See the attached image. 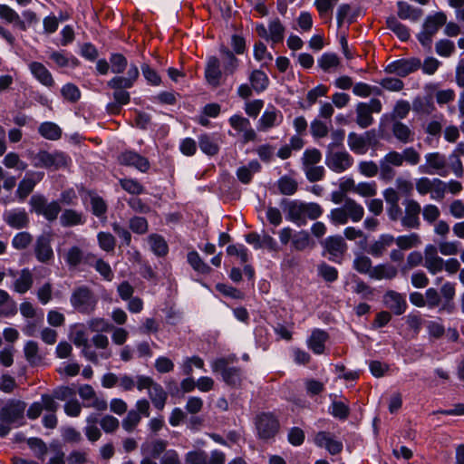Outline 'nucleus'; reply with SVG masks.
I'll list each match as a JSON object with an SVG mask.
<instances>
[{"label":"nucleus","mask_w":464,"mask_h":464,"mask_svg":"<svg viewBox=\"0 0 464 464\" xmlns=\"http://www.w3.org/2000/svg\"><path fill=\"white\" fill-rule=\"evenodd\" d=\"M70 303L77 312L91 314L96 308L98 299L88 286L81 285L72 290Z\"/></svg>","instance_id":"f03ea898"},{"label":"nucleus","mask_w":464,"mask_h":464,"mask_svg":"<svg viewBox=\"0 0 464 464\" xmlns=\"http://www.w3.org/2000/svg\"><path fill=\"white\" fill-rule=\"evenodd\" d=\"M91 206L92 214L98 218L104 216L107 212V204L104 199L96 195H91Z\"/></svg>","instance_id":"e2e57ef3"},{"label":"nucleus","mask_w":464,"mask_h":464,"mask_svg":"<svg viewBox=\"0 0 464 464\" xmlns=\"http://www.w3.org/2000/svg\"><path fill=\"white\" fill-rule=\"evenodd\" d=\"M364 215L363 207L351 198L344 199V204L331 210L328 218L334 225H345L349 220L359 222Z\"/></svg>","instance_id":"f257e3e1"},{"label":"nucleus","mask_w":464,"mask_h":464,"mask_svg":"<svg viewBox=\"0 0 464 464\" xmlns=\"http://www.w3.org/2000/svg\"><path fill=\"white\" fill-rule=\"evenodd\" d=\"M24 353L25 359L31 365H38L43 361V357L39 353L38 344L34 341H28L24 344Z\"/></svg>","instance_id":"de8ad7c7"},{"label":"nucleus","mask_w":464,"mask_h":464,"mask_svg":"<svg viewBox=\"0 0 464 464\" xmlns=\"http://www.w3.org/2000/svg\"><path fill=\"white\" fill-rule=\"evenodd\" d=\"M398 275V270L395 266L388 264H382L376 266H373L372 271L371 273V278L375 280L382 279H393Z\"/></svg>","instance_id":"e433bc0d"},{"label":"nucleus","mask_w":464,"mask_h":464,"mask_svg":"<svg viewBox=\"0 0 464 464\" xmlns=\"http://www.w3.org/2000/svg\"><path fill=\"white\" fill-rule=\"evenodd\" d=\"M393 136L401 143H410L414 140V131L405 123L395 121L392 125Z\"/></svg>","instance_id":"c85d7f7f"},{"label":"nucleus","mask_w":464,"mask_h":464,"mask_svg":"<svg viewBox=\"0 0 464 464\" xmlns=\"http://www.w3.org/2000/svg\"><path fill=\"white\" fill-rule=\"evenodd\" d=\"M120 184L121 188L131 195H140L144 192L143 186L133 179H121Z\"/></svg>","instance_id":"052dcab7"},{"label":"nucleus","mask_w":464,"mask_h":464,"mask_svg":"<svg viewBox=\"0 0 464 464\" xmlns=\"http://www.w3.org/2000/svg\"><path fill=\"white\" fill-rule=\"evenodd\" d=\"M121 165L133 167L140 172H147L150 164L147 158L133 150H125L118 157Z\"/></svg>","instance_id":"4468645a"},{"label":"nucleus","mask_w":464,"mask_h":464,"mask_svg":"<svg viewBox=\"0 0 464 464\" xmlns=\"http://www.w3.org/2000/svg\"><path fill=\"white\" fill-rule=\"evenodd\" d=\"M38 131L42 137L50 140H57L62 136V129L51 121L41 123Z\"/></svg>","instance_id":"c03bdc74"},{"label":"nucleus","mask_w":464,"mask_h":464,"mask_svg":"<svg viewBox=\"0 0 464 464\" xmlns=\"http://www.w3.org/2000/svg\"><path fill=\"white\" fill-rule=\"evenodd\" d=\"M3 164L7 169H15L24 171L27 168V164L23 161L16 152H9L5 154L3 160Z\"/></svg>","instance_id":"864d4df0"},{"label":"nucleus","mask_w":464,"mask_h":464,"mask_svg":"<svg viewBox=\"0 0 464 464\" xmlns=\"http://www.w3.org/2000/svg\"><path fill=\"white\" fill-rule=\"evenodd\" d=\"M426 164L420 167V171L427 174L448 175L447 159L440 152H430L425 155Z\"/></svg>","instance_id":"423d86ee"},{"label":"nucleus","mask_w":464,"mask_h":464,"mask_svg":"<svg viewBox=\"0 0 464 464\" xmlns=\"http://www.w3.org/2000/svg\"><path fill=\"white\" fill-rule=\"evenodd\" d=\"M149 243L153 253L159 256L167 255L169 251L168 245L165 239L157 234H152L149 237Z\"/></svg>","instance_id":"3c124183"},{"label":"nucleus","mask_w":464,"mask_h":464,"mask_svg":"<svg viewBox=\"0 0 464 464\" xmlns=\"http://www.w3.org/2000/svg\"><path fill=\"white\" fill-rule=\"evenodd\" d=\"M0 17L8 23L14 24L22 31L26 30L25 22L20 18L19 14L13 8L6 5L0 4Z\"/></svg>","instance_id":"a19ab883"},{"label":"nucleus","mask_w":464,"mask_h":464,"mask_svg":"<svg viewBox=\"0 0 464 464\" xmlns=\"http://www.w3.org/2000/svg\"><path fill=\"white\" fill-rule=\"evenodd\" d=\"M325 249L329 253V259L333 262H340L343 253L347 249L346 243L341 236L329 237L324 241Z\"/></svg>","instance_id":"aec40b11"},{"label":"nucleus","mask_w":464,"mask_h":464,"mask_svg":"<svg viewBox=\"0 0 464 464\" xmlns=\"http://www.w3.org/2000/svg\"><path fill=\"white\" fill-rule=\"evenodd\" d=\"M261 165L257 160H251L247 165L242 166L237 170V177L243 184H248L251 182L253 176L259 172Z\"/></svg>","instance_id":"7c9ffc66"},{"label":"nucleus","mask_w":464,"mask_h":464,"mask_svg":"<svg viewBox=\"0 0 464 464\" xmlns=\"http://www.w3.org/2000/svg\"><path fill=\"white\" fill-rule=\"evenodd\" d=\"M425 90V95H418L413 99L412 111L418 115L429 116L436 111L433 102L435 88L432 85H428Z\"/></svg>","instance_id":"9d476101"},{"label":"nucleus","mask_w":464,"mask_h":464,"mask_svg":"<svg viewBox=\"0 0 464 464\" xmlns=\"http://www.w3.org/2000/svg\"><path fill=\"white\" fill-rule=\"evenodd\" d=\"M358 169L360 173L367 178L375 177L378 173L380 174V163L377 164L372 160L361 161L358 164Z\"/></svg>","instance_id":"69168bd1"},{"label":"nucleus","mask_w":464,"mask_h":464,"mask_svg":"<svg viewBox=\"0 0 464 464\" xmlns=\"http://www.w3.org/2000/svg\"><path fill=\"white\" fill-rule=\"evenodd\" d=\"M256 426L259 438H273L279 430L278 420L270 413H263L256 418Z\"/></svg>","instance_id":"9b49d317"},{"label":"nucleus","mask_w":464,"mask_h":464,"mask_svg":"<svg viewBox=\"0 0 464 464\" xmlns=\"http://www.w3.org/2000/svg\"><path fill=\"white\" fill-rule=\"evenodd\" d=\"M348 183H351L352 190L362 197H373L377 194V184L375 181L355 184L353 179H349Z\"/></svg>","instance_id":"ea45409f"},{"label":"nucleus","mask_w":464,"mask_h":464,"mask_svg":"<svg viewBox=\"0 0 464 464\" xmlns=\"http://www.w3.org/2000/svg\"><path fill=\"white\" fill-rule=\"evenodd\" d=\"M25 408L26 404L24 401H11L0 410V420L12 425L15 423L21 425L20 420L24 418Z\"/></svg>","instance_id":"f8f14e48"},{"label":"nucleus","mask_w":464,"mask_h":464,"mask_svg":"<svg viewBox=\"0 0 464 464\" xmlns=\"http://www.w3.org/2000/svg\"><path fill=\"white\" fill-rule=\"evenodd\" d=\"M32 74L44 86L53 87L54 80L49 70L41 63L33 62L29 64Z\"/></svg>","instance_id":"a878e982"},{"label":"nucleus","mask_w":464,"mask_h":464,"mask_svg":"<svg viewBox=\"0 0 464 464\" xmlns=\"http://www.w3.org/2000/svg\"><path fill=\"white\" fill-rule=\"evenodd\" d=\"M114 102L107 105V111L110 113L117 114L121 111L122 105H126L130 102V96L126 90L112 89Z\"/></svg>","instance_id":"2f4dec72"},{"label":"nucleus","mask_w":464,"mask_h":464,"mask_svg":"<svg viewBox=\"0 0 464 464\" xmlns=\"http://www.w3.org/2000/svg\"><path fill=\"white\" fill-rule=\"evenodd\" d=\"M140 420H141V417H140V413L137 412L135 410H131L127 413V416L125 417V419H123V420L121 422L122 428L126 431L131 432L140 422Z\"/></svg>","instance_id":"774afa93"},{"label":"nucleus","mask_w":464,"mask_h":464,"mask_svg":"<svg viewBox=\"0 0 464 464\" xmlns=\"http://www.w3.org/2000/svg\"><path fill=\"white\" fill-rule=\"evenodd\" d=\"M286 218L299 226L304 225V203L298 200L283 199L280 203Z\"/></svg>","instance_id":"ddd939ff"},{"label":"nucleus","mask_w":464,"mask_h":464,"mask_svg":"<svg viewBox=\"0 0 464 464\" xmlns=\"http://www.w3.org/2000/svg\"><path fill=\"white\" fill-rule=\"evenodd\" d=\"M97 240L99 246L102 250L106 252L114 251L116 246V239L111 233L99 232L97 235Z\"/></svg>","instance_id":"13d9d810"},{"label":"nucleus","mask_w":464,"mask_h":464,"mask_svg":"<svg viewBox=\"0 0 464 464\" xmlns=\"http://www.w3.org/2000/svg\"><path fill=\"white\" fill-rule=\"evenodd\" d=\"M386 26L392 31L401 41L405 42L409 40L411 36L409 28L401 24L394 15L387 17Z\"/></svg>","instance_id":"f704fd0d"},{"label":"nucleus","mask_w":464,"mask_h":464,"mask_svg":"<svg viewBox=\"0 0 464 464\" xmlns=\"http://www.w3.org/2000/svg\"><path fill=\"white\" fill-rule=\"evenodd\" d=\"M44 176V172L29 171L25 174L24 179L19 182L16 189V195L24 200L34 190L35 185L40 182Z\"/></svg>","instance_id":"dca6fc26"},{"label":"nucleus","mask_w":464,"mask_h":464,"mask_svg":"<svg viewBox=\"0 0 464 464\" xmlns=\"http://www.w3.org/2000/svg\"><path fill=\"white\" fill-rule=\"evenodd\" d=\"M222 76V71L220 69V62L215 57L211 56L208 59L206 69H205V78L207 82L213 87H218L220 85V80Z\"/></svg>","instance_id":"b1692460"},{"label":"nucleus","mask_w":464,"mask_h":464,"mask_svg":"<svg viewBox=\"0 0 464 464\" xmlns=\"http://www.w3.org/2000/svg\"><path fill=\"white\" fill-rule=\"evenodd\" d=\"M397 15L402 20L417 22L423 14L421 9L413 7L404 1H399L397 3Z\"/></svg>","instance_id":"cd10ccee"},{"label":"nucleus","mask_w":464,"mask_h":464,"mask_svg":"<svg viewBox=\"0 0 464 464\" xmlns=\"http://www.w3.org/2000/svg\"><path fill=\"white\" fill-rule=\"evenodd\" d=\"M318 65L324 71L329 72L340 64L339 57L334 53H324L317 61Z\"/></svg>","instance_id":"6e6d98bb"},{"label":"nucleus","mask_w":464,"mask_h":464,"mask_svg":"<svg viewBox=\"0 0 464 464\" xmlns=\"http://www.w3.org/2000/svg\"><path fill=\"white\" fill-rule=\"evenodd\" d=\"M34 255L39 262L44 264L53 258V251L49 235H41L37 237L34 245Z\"/></svg>","instance_id":"6ab92c4d"},{"label":"nucleus","mask_w":464,"mask_h":464,"mask_svg":"<svg viewBox=\"0 0 464 464\" xmlns=\"http://www.w3.org/2000/svg\"><path fill=\"white\" fill-rule=\"evenodd\" d=\"M424 266L431 275H436L444 268V260L438 255V249L433 245H427L424 249Z\"/></svg>","instance_id":"a211bd4d"},{"label":"nucleus","mask_w":464,"mask_h":464,"mask_svg":"<svg viewBox=\"0 0 464 464\" xmlns=\"http://www.w3.org/2000/svg\"><path fill=\"white\" fill-rule=\"evenodd\" d=\"M33 242V236L27 232L23 231L14 235L12 239V246L16 250L26 249Z\"/></svg>","instance_id":"4d7b16f0"},{"label":"nucleus","mask_w":464,"mask_h":464,"mask_svg":"<svg viewBox=\"0 0 464 464\" xmlns=\"http://www.w3.org/2000/svg\"><path fill=\"white\" fill-rule=\"evenodd\" d=\"M70 158L62 151L48 152L46 169H59L68 166Z\"/></svg>","instance_id":"37998d69"},{"label":"nucleus","mask_w":464,"mask_h":464,"mask_svg":"<svg viewBox=\"0 0 464 464\" xmlns=\"http://www.w3.org/2000/svg\"><path fill=\"white\" fill-rule=\"evenodd\" d=\"M403 165L401 152L391 150L380 160V179L384 181H391L396 176L394 168Z\"/></svg>","instance_id":"39448f33"},{"label":"nucleus","mask_w":464,"mask_h":464,"mask_svg":"<svg viewBox=\"0 0 464 464\" xmlns=\"http://www.w3.org/2000/svg\"><path fill=\"white\" fill-rule=\"evenodd\" d=\"M168 441L161 439L151 440L141 445V452L153 459H158L167 451Z\"/></svg>","instance_id":"bb28decb"},{"label":"nucleus","mask_w":464,"mask_h":464,"mask_svg":"<svg viewBox=\"0 0 464 464\" xmlns=\"http://www.w3.org/2000/svg\"><path fill=\"white\" fill-rule=\"evenodd\" d=\"M328 339L326 332L315 329L312 332L308 339V347L316 354H322L324 352V343Z\"/></svg>","instance_id":"c756f323"},{"label":"nucleus","mask_w":464,"mask_h":464,"mask_svg":"<svg viewBox=\"0 0 464 464\" xmlns=\"http://www.w3.org/2000/svg\"><path fill=\"white\" fill-rule=\"evenodd\" d=\"M285 27L278 18L272 19L268 23L269 42L272 44L282 43L285 38Z\"/></svg>","instance_id":"58836bf2"},{"label":"nucleus","mask_w":464,"mask_h":464,"mask_svg":"<svg viewBox=\"0 0 464 464\" xmlns=\"http://www.w3.org/2000/svg\"><path fill=\"white\" fill-rule=\"evenodd\" d=\"M382 110V104L376 98L371 99L369 102H359L355 108L357 125L362 129L370 127L374 121L372 113H380Z\"/></svg>","instance_id":"20e7f679"},{"label":"nucleus","mask_w":464,"mask_h":464,"mask_svg":"<svg viewBox=\"0 0 464 464\" xmlns=\"http://www.w3.org/2000/svg\"><path fill=\"white\" fill-rule=\"evenodd\" d=\"M83 258V252L78 246H72L68 249L64 256L67 265L71 267L79 266Z\"/></svg>","instance_id":"bf43d9fd"},{"label":"nucleus","mask_w":464,"mask_h":464,"mask_svg":"<svg viewBox=\"0 0 464 464\" xmlns=\"http://www.w3.org/2000/svg\"><path fill=\"white\" fill-rule=\"evenodd\" d=\"M110 65L113 73L124 72L128 65L127 59L121 53H112L110 57Z\"/></svg>","instance_id":"338daca9"},{"label":"nucleus","mask_w":464,"mask_h":464,"mask_svg":"<svg viewBox=\"0 0 464 464\" xmlns=\"http://www.w3.org/2000/svg\"><path fill=\"white\" fill-rule=\"evenodd\" d=\"M283 121V115L275 107H268L258 121V130L266 131Z\"/></svg>","instance_id":"5701e85b"},{"label":"nucleus","mask_w":464,"mask_h":464,"mask_svg":"<svg viewBox=\"0 0 464 464\" xmlns=\"http://www.w3.org/2000/svg\"><path fill=\"white\" fill-rule=\"evenodd\" d=\"M84 221L85 220L81 212L71 208L65 209L60 217V223L65 227L82 225Z\"/></svg>","instance_id":"79ce46f5"},{"label":"nucleus","mask_w":464,"mask_h":464,"mask_svg":"<svg viewBox=\"0 0 464 464\" xmlns=\"http://www.w3.org/2000/svg\"><path fill=\"white\" fill-rule=\"evenodd\" d=\"M33 274L28 268L21 270L18 278L14 283V289L19 294L26 293L33 285Z\"/></svg>","instance_id":"c9c22d12"},{"label":"nucleus","mask_w":464,"mask_h":464,"mask_svg":"<svg viewBox=\"0 0 464 464\" xmlns=\"http://www.w3.org/2000/svg\"><path fill=\"white\" fill-rule=\"evenodd\" d=\"M447 22V15L443 12H437L428 15L423 23L422 30L418 34L417 38L421 45L430 50L432 39L439 29Z\"/></svg>","instance_id":"7ed1b4c3"},{"label":"nucleus","mask_w":464,"mask_h":464,"mask_svg":"<svg viewBox=\"0 0 464 464\" xmlns=\"http://www.w3.org/2000/svg\"><path fill=\"white\" fill-rule=\"evenodd\" d=\"M277 187L281 194L290 196L295 193L298 184L294 179L283 176L278 179Z\"/></svg>","instance_id":"5fc2aeb1"},{"label":"nucleus","mask_w":464,"mask_h":464,"mask_svg":"<svg viewBox=\"0 0 464 464\" xmlns=\"http://www.w3.org/2000/svg\"><path fill=\"white\" fill-rule=\"evenodd\" d=\"M188 263L198 273L207 275L211 272V267L205 263L197 251H190L187 256Z\"/></svg>","instance_id":"a18cd8bd"},{"label":"nucleus","mask_w":464,"mask_h":464,"mask_svg":"<svg viewBox=\"0 0 464 464\" xmlns=\"http://www.w3.org/2000/svg\"><path fill=\"white\" fill-rule=\"evenodd\" d=\"M322 154L317 149L305 150L302 157L303 168L314 166L320 162Z\"/></svg>","instance_id":"0e129e2a"},{"label":"nucleus","mask_w":464,"mask_h":464,"mask_svg":"<svg viewBox=\"0 0 464 464\" xmlns=\"http://www.w3.org/2000/svg\"><path fill=\"white\" fill-rule=\"evenodd\" d=\"M373 130L366 131L363 134L350 132L348 134V146L354 153L363 155L367 152L371 140L374 138Z\"/></svg>","instance_id":"2eb2a0df"},{"label":"nucleus","mask_w":464,"mask_h":464,"mask_svg":"<svg viewBox=\"0 0 464 464\" xmlns=\"http://www.w3.org/2000/svg\"><path fill=\"white\" fill-rule=\"evenodd\" d=\"M353 163V157L346 151H326L325 164L333 171L341 173L348 169Z\"/></svg>","instance_id":"1a4fd4ad"},{"label":"nucleus","mask_w":464,"mask_h":464,"mask_svg":"<svg viewBox=\"0 0 464 464\" xmlns=\"http://www.w3.org/2000/svg\"><path fill=\"white\" fill-rule=\"evenodd\" d=\"M62 96L69 102L74 103L81 98L79 88L73 83H66L61 89Z\"/></svg>","instance_id":"680f3d73"},{"label":"nucleus","mask_w":464,"mask_h":464,"mask_svg":"<svg viewBox=\"0 0 464 464\" xmlns=\"http://www.w3.org/2000/svg\"><path fill=\"white\" fill-rule=\"evenodd\" d=\"M383 303L396 315L404 314L407 308L405 297L392 290L386 292L383 295Z\"/></svg>","instance_id":"412c9836"},{"label":"nucleus","mask_w":464,"mask_h":464,"mask_svg":"<svg viewBox=\"0 0 464 464\" xmlns=\"http://www.w3.org/2000/svg\"><path fill=\"white\" fill-rule=\"evenodd\" d=\"M421 62L419 58L400 59L389 63L384 68V72L390 74H396L400 77H406L419 70Z\"/></svg>","instance_id":"6e6552de"},{"label":"nucleus","mask_w":464,"mask_h":464,"mask_svg":"<svg viewBox=\"0 0 464 464\" xmlns=\"http://www.w3.org/2000/svg\"><path fill=\"white\" fill-rule=\"evenodd\" d=\"M402 204L404 206V215L401 217V226L408 229H418L420 226L421 207L420 203L415 199L408 198Z\"/></svg>","instance_id":"0eeeda50"},{"label":"nucleus","mask_w":464,"mask_h":464,"mask_svg":"<svg viewBox=\"0 0 464 464\" xmlns=\"http://www.w3.org/2000/svg\"><path fill=\"white\" fill-rule=\"evenodd\" d=\"M311 238L307 231L301 230L294 234L292 246L295 250L303 251L310 246Z\"/></svg>","instance_id":"603ef678"},{"label":"nucleus","mask_w":464,"mask_h":464,"mask_svg":"<svg viewBox=\"0 0 464 464\" xmlns=\"http://www.w3.org/2000/svg\"><path fill=\"white\" fill-rule=\"evenodd\" d=\"M148 395L156 409L159 411H162L164 409L168 399V393L160 383L155 382L148 392Z\"/></svg>","instance_id":"473e14b6"},{"label":"nucleus","mask_w":464,"mask_h":464,"mask_svg":"<svg viewBox=\"0 0 464 464\" xmlns=\"http://www.w3.org/2000/svg\"><path fill=\"white\" fill-rule=\"evenodd\" d=\"M200 150L207 155L214 156L219 150L218 140L215 135L202 134L198 137Z\"/></svg>","instance_id":"72a5a7b5"},{"label":"nucleus","mask_w":464,"mask_h":464,"mask_svg":"<svg viewBox=\"0 0 464 464\" xmlns=\"http://www.w3.org/2000/svg\"><path fill=\"white\" fill-rule=\"evenodd\" d=\"M220 52L223 54L224 73L233 74L238 67V59L227 48H222Z\"/></svg>","instance_id":"8fccbe9b"},{"label":"nucleus","mask_w":464,"mask_h":464,"mask_svg":"<svg viewBox=\"0 0 464 464\" xmlns=\"http://www.w3.org/2000/svg\"><path fill=\"white\" fill-rule=\"evenodd\" d=\"M394 243H396L401 250H408L420 246L421 239L417 233H411L396 237Z\"/></svg>","instance_id":"49530a36"},{"label":"nucleus","mask_w":464,"mask_h":464,"mask_svg":"<svg viewBox=\"0 0 464 464\" xmlns=\"http://www.w3.org/2000/svg\"><path fill=\"white\" fill-rule=\"evenodd\" d=\"M394 240L395 237L392 235L382 234L369 246L366 251L374 257H381L387 248L394 243Z\"/></svg>","instance_id":"393cba45"},{"label":"nucleus","mask_w":464,"mask_h":464,"mask_svg":"<svg viewBox=\"0 0 464 464\" xmlns=\"http://www.w3.org/2000/svg\"><path fill=\"white\" fill-rule=\"evenodd\" d=\"M248 80L253 90L257 93L266 90L269 84V79L266 73L261 70H254L250 73Z\"/></svg>","instance_id":"4c0bfd02"},{"label":"nucleus","mask_w":464,"mask_h":464,"mask_svg":"<svg viewBox=\"0 0 464 464\" xmlns=\"http://www.w3.org/2000/svg\"><path fill=\"white\" fill-rule=\"evenodd\" d=\"M4 221L14 229L25 228L29 225V217L24 209H11L3 215Z\"/></svg>","instance_id":"4be33fe9"},{"label":"nucleus","mask_w":464,"mask_h":464,"mask_svg":"<svg viewBox=\"0 0 464 464\" xmlns=\"http://www.w3.org/2000/svg\"><path fill=\"white\" fill-rule=\"evenodd\" d=\"M139 75L140 72L138 67L131 63L129 67L126 77L115 76L107 82V86L111 89H130L134 85L135 82L139 78Z\"/></svg>","instance_id":"f3484780"},{"label":"nucleus","mask_w":464,"mask_h":464,"mask_svg":"<svg viewBox=\"0 0 464 464\" xmlns=\"http://www.w3.org/2000/svg\"><path fill=\"white\" fill-rule=\"evenodd\" d=\"M49 58L55 63L58 67H76L79 63L74 57H68L64 51H53L50 53Z\"/></svg>","instance_id":"09e8293b"}]
</instances>
